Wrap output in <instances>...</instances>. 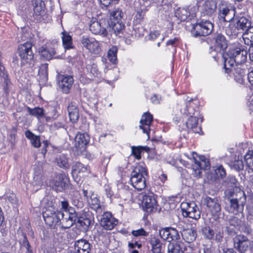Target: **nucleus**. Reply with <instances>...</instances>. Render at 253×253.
I'll return each instance as SVG.
<instances>
[{"mask_svg": "<svg viewBox=\"0 0 253 253\" xmlns=\"http://www.w3.org/2000/svg\"><path fill=\"white\" fill-rule=\"evenodd\" d=\"M34 11L37 15H41L45 11V4L42 0H33Z\"/></svg>", "mask_w": 253, "mask_h": 253, "instance_id": "obj_37", "label": "nucleus"}, {"mask_svg": "<svg viewBox=\"0 0 253 253\" xmlns=\"http://www.w3.org/2000/svg\"><path fill=\"white\" fill-rule=\"evenodd\" d=\"M240 219L236 217H233L229 220L230 225L234 227L238 226L240 224Z\"/></svg>", "mask_w": 253, "mask_h": 253, "instance_id": "obj_59", "label": "nucleus"}, {"mask_svg": "<svg viewBox=\"0 0 253 253\" xmlns=\"http://www.w3.org/2000/svg\"><path fill=\"white\" fill-rule=\"evenodd\" d=\"M34 184L37 186H41L43 183V178L42 175L41 174V171H35V175L34 176Z\"/></svg>", "mask_w": 253, "mask_h": 253, "instance_id": "obj_50", "label": "nucleus"}, {"mask_svg": "<svg viewBox=\"0 0 253 253\" xmlns=\"http://www.w3.org/2000/svg\"><path fill=\"white\" fill-rule=\"evenodd\" d=\"M182 213L184 217H189L195 220L200 218L201 212L194 202L182 203Z\"/></svg>", "mask_w": 253, "mask_h": 253, "instance_id": "obj_8", "label": "nucleus"}, {"mask_svg": "<svg viewBox=\"0 0 253 253\" xmlns=\"http://www.w3.org/2000/svg\"><path fill=\"white\" fill-rule=\"evenodd\" d=\"M233 72L235 81L240 84H243L245 82V73L244 70L241 69L238 66L235 67V66H233Z\"/></svg>", "mask_w": 253, "mask_h": 253, "instance_id": "obj_29", "label": "nucleus"}, {"mask_svg": "<svg viewBox=\"0 0 253 253\" xmlns=\"http://www.w3.org/2000/svg\"><path fill=\"white\" fill-rule=\"evenodd\" d=\"M134 7L136 10V17L139 22L142 21L144 17V16L148 10L149 6L141 5L138 4H134Z\"/></svg>", "mask_w": 253, "mask_h": 253, "instance_id": "obj_38", "label": "nucleus"}, {"mask_svg": "<svg viewBox=\"0 0 253 253\" xmlns=\"http://www.w3.org/2000/svg\"><path fill=\"white\" fill-rule=\"evenodd\" d=\"M6 200L12 204H15L17 202L16 195L13 193L7 194L6 196Z\"/></svg>", "mask_w": 253, "mask_h": 253, "instance_id": "obj_61", "label": "nucleus"}, {"mask_svg": "<svg viewBox=\"0 0 253 253\" xmlns=\"http://www.w3.org/2000/svg\"><path fill=\"white\" fill-rule=\"evenodd\" d=\"M89 169L87 166H84L80 162H76L72 168V174L73 176L75 175L80 176L81 175H84V174L89 172Z\"/></svg>", "mask_w": 253, "mask_h": 253, "instance_id": "obj_24", "label": "nucleus"}, {"mask_svg": "<svg viewBox=\"0 0 253 253\" xmlns=\"http://www.w3.org/2000/svg\"><path fill=\"white\" fill-rule=\"evenodd\" d=\"M242 38L245 44L248 45H253V34L245 31L242 34Z\"/></svg>", "mask_w": 253, "mask_h": 253, "instance_id": "obj_49", "label": "nucleus"}, {"mask_svg": "<svg viewBox=\"0 0 253 253\" xmlns=\"http://www.w3.org/2000/svg\"><path fill=\"white\" fill-rule=\"evenodd\" d=\"M194 111V110L193 108L188 107L187 105H186L184 108L181 110V113L186 116H188V115H191V114H193Z\"/></svg>", "mask_w": 253, "mask_h": 253, "instance_id": "obj_60", "label": "nucleus"}, {"mask_svg": "<svg viewBox=\"0 0 253 253\" xmlns=\"http://www.w3.org/2000/svg\"><path fill=\"white\" fill-rule=\"evenodd\" d=\"M131 148V155H133L135 159L140 160L141 158V152L145 150L146 149H149V148L146 147H143L141 146H132Z\"/></svg>", "mask_w": 253, "mask_h": 253, "instance_id": "obj_43", "label": "nucleus"}, {"mask_svg": "<svg viewBox=\"0 0 253 253\" xmlns=\"http://www.w3.org/2000/svg\"><path fill=\"white\" fill-rule=\"evenodd\" d=\"M219 15L224 21L230 22L235 16L234 9L224 3H221L219 5Z\"/></svg>", "mask_w": 253, "mask_h": 253, "instance_id": "obj_17", "label": "nucleus"}, {"mask_svg": "<svg viewBox=\"0 0 253 253\" xmlns=\"http://www.w3.org/2000/svg\"><path fill=\"white\" fill-rule=\"evenodd\" d=\"M203 120V118H200V122H199V119L196 117L191 116L189 118L186 122L187 126H197L201 125V123Z\"/></svg>", "mask_w": 253, "mask_h": 253, "instance_id": "obj_48", "label": "nucleus"}, {"mask_svg": "<svg viewBox=\"0 0 253 253\" xmlns=\"http://www.w3.org/2000/svg\"><path fill=\"white\" fill-rule=\"evenodd\" d=\"M227 44L224 36L221 34H218L215 38V46L217 52V56L219 55L222 57L224 54L223 51L227 47Z\"/></svg>", "mask_w": 253, "mask_h": 253, "instance_id": "obj_21", "label": "nucleus"}, {"mask_svg": "<svg viewBox=\"0 0 253 253\" xmlns=\"http://www.w3.org/2000/svg\"><path fill=\"white\" fill-rule=\"evenodd\" d=\"M110 15L116 21H120L124 16L122 10L119 7H114L112 11H110Z\"/></svg>", "mask_w": 253, "mask_h": 253, "instance_id": "obj_46", "label": "nucleus"}, {"mask_svg": "<svg viewBox=\"0 0 253 253\" xmlns=\"http://www.w3.org/2000/svg\"><path fill=\"white\" fill-rule=\"evenodd\" d=\"M93 39V38L83 37L81 40V43L84 47H85L88 50Z\"/></svg>", "mask_w": 253, "mask_h": 253, "instance_id": "obj_56", "label": "nucleus"}, {"mask_svg": "<svg viewBox=\"0 0 253 253\" xmlns=\"http://www.w3.org/2000/svg\"><path fill=\"white\" fill-rule=\"evenodd\" d=\"M160 237L168 242L176 241L180 238L178 231L172 227H166L159 230Z\"/></svg>", "mask_w": 253, "mask_h": 253, "instance_id": "obj_14", "label": "nucleus"}, {"mask_svg": "<svg viewBox=\"0 0 253 253\" xmlns=\"http://www.w3.org/2000/svg\"><path fill=\"white\" fill-rule=\"evenodd\" d=\"M88 203L90 208L97 212H100L102 211V207L100 205V202L96 195L92 194L90 200H88Z\"/></svg>", "mask_w": 253, "mask_h": 253, "instance_id": "obj_32", "label": "nucleus"}, {"mask_svg": "<svg viewBox=\"0 0 253 253\" xmlns=\"http://www.w3.org/2000/svg\"><path fill=\"white\" fill-rule=\"evenodd\" d=\"M91 222L92 220L90 218L78 216L75 224L77 226L82 228V230H86Z\"/></svg>", "mask_w": 253, "mask_h": 253, "instance_id": "obj_33", "label": "nucleus"}, {"mask_svg": "<svg viewBox=\"0 0 253 253\" xmlns=\"http://www.w3.org/2000/svg\"><path fill=\"white\" fill-rule=\"evenodd\" d=\"M225 210L229 212L237 214L244 211L247 197L243 190L239 188L230 190L226 194Z\"/></svg>", "mask_w": 253, "mask_h": 253, "instance_id": "obj_1", "label": "nucleus"}, {"mask_svg": "<svg viewBox=\"0 0 253 253\" xmlns=\"http://www.w3.org/2000/svg\"><path fill=\"white\" fill-rule=\"evenodd\" d=\"M131 233L133 236L135 237H138L140 236H147L148 234V233L142 228L136 230H132Z\"/></svg>", "mask_w": 253, "mask_h": 253, "instance_id": "obj_57", "label": "nucleus"}, {"mask_svg": "<svg viewBox=\"0 0 253 253\" xmlns=\"http://www.w3.org/2000/svg\"><path fill=\"white\" fill-rule=\"evenodd\" d=\"M244 158L247 166L251 171H253V151H249Z\"/></svg>", "mask_w": 253, "mask_h": 253, "instance_id": "obj_44", "label": "nucleus"}, {"mask_svg": "<svg viewBox=\"0 0 253 253\" xmlns=\"http://www.w3.org/2000/svg\"><path fill=\"white\" fill-rule=\"evenodd\" d=\"M58 85L64 93L69 92L74 82L73 78L71 76L59 75L57 77Z\"/></svg>", "mask_w": 253, "mask_h": 253, "instance_id": "obj_15", "label": "nucleus"}, {"mask_svg": "<svg viewBox=\"0 0 253 253\" xmlns=\"http://www.w3.org/2000/svg\"><path fill=\"white\" fill-rule=\"evenodd\" d=\"M150 243L153 253H164L163 249L165 248V245L161 242L159 239L156 238H152Z\"/></svg>", "mask_w": 253, "mask_h": 253, "instance_id": "obj_30", "label": "nucleus"}, {"mask_svg": "<svg viewBox=\"0 0 253 253\" xmlns=\"http://www.w3.org/2000/svg\"><path fill=\"white\" fill-rule=\"evenodd\" d=\"M61 209L63 210V212H66L68 211H70L71 209H74L73 208L69 206V203L67 200H64L61 202Z\"/></svg>", "mask_w": 253, "mask_h": 253, "instance_id": "obj_58", "label": "nucleus"}, {"mask_svg": "<svg viewBox=\"0 0 253 253\" xmlns=\"http://www.w3.org/2000/svg\"><path fill=\"white\" fill-rule=\"evenodd\" d=\"M236 20V27L238 29L242 30L244 31H246L248 28L251 25V21L247 18L246 17L241 16L238 17Z\"/></svg>", "mask_w": 253, "mask_h": 253, "instance_id": "obj_28", "label": "nucleus"}, {"mask_svg": "<svg viewBox=\"0 0 253 253\" xmlns=\"http://www.w3.org/2000/svg\"><path fill=\"white\" fill-rule=\"evenodd\" d=\"M56 163L58 167L63 169H69L70 167L68 159L64 154H61L57 156L55 159Z\"/></svg>", "mask_w": 253, "mask_h": 253, "instance_id": "obj_36", "label": "nucleus"}, {"mask_svg": "<svg viewBox=\"0 0 253 253\" xmlns=\"http://www.w3.org/2000/svg\"><path fill=\"white\" fill-rule=\"evenodd\" d=\"M201 232L204 238L210 241L214 240L217 242H221L223 239L222 229H217L214 231L210 226H205L202 228Z\"/></svg>", "mask_w": 253, "mask_h": 253, "instance_id": "obj_9", "label": "nucleus"}, {"mask_svg": "<svg viewBox=\"0 0 253 253\" xmlns=\"http://www.w3.org/2000/svg\"><path fill=\"white\" fill-rule=\"evenodd\" d=\"M63 216H61V229H66L70 228L75 224L78 215L74 209H71L70 211L66 212H62Z\"/></svg>", "mask_w": 253, "mask_h": 253, "instance_id": "obj_10", "label": "nucleus"}, {"mask_svg": "<svg viewBox=\"0 0 253 253\" xmlns=\"http://www.w3.org/2000/svg\"><path fill=\"white\" fill-rule=\"evenodd\" d=\"M148 175L144 164L136 165L130 174V181L132 186L138 191L144 189L146 186V177Z\"/></svg>", "mask_w": 253, "mask_h": 253, "instance_id": "obj_3", "label": "nucleus"}, {"mask_svg": "<svg viewBox=\"0 0 253 253\" xmlns=\"http://www.w3.org/2000/svg\"><path fill=\"white\" fill-rule=\"evenodd\" d=\"M70 121L73 124L76 123L79 118V110L75 102H70L67 107Z\"/></svg>", "mask_w": 253, "mask_h": 253, "instance_id": "obj_22", "label": "nucleus"}, {"mask_svg": "<svg viewBox=\"0 0 253 253\" xmlns=\"http://www.w3.org/2000/svg\"><path fill=\"white\" fill-rule=\"evenodd\" d=\"M32 47V43L28 42L19 46V55L22 64H28L30 66L34 65V53Z\"/></svg>", "mask_w": 253, "mask_h": 253, "instance_id": "obj_5", "label": "nucleus"}, {"mask_svg": "<svg viewBox=\"0 0 253 253\" xmlns=\"http://www.w3.org/2000/svg\"><path fill=\"white\" fill-rule=\"evenodd\" d=\"M27 109L30 115L37 117L39 120L43 119V116L46 115L45 110L42 108L35 107L32 109L29 107H27Z\"/></svg>", "mask_w": 253, "mask_h": 253, "instance_id": "obj_35", "label": "nucleus"}, {"mask_svg": "<svg viewBox=\"0 0 253 253\" xmlns=\"http://www.w3.org/2000/svg\"><path fill=\"white\" fill-rule=\"evenodd\" d=\"M189 128V132L192 133H197L199 135H202L203 132L202 127H188Z\"/></svg>", "mask_w": 253, "mask_h": 253, "instance_id": "obj_64", "label": "nucleus"}, {"mask_svg": "<svg viewBox=\"0 0 253 253\" xmlns=\"http://www.w3.org/2000/svg\"><path fill=\"white\" fill-rule=\"evenodd\" d=\"M142 206L143 210L148 213L155 212L158 210V202L152 193L143 196Z\"/></svg>", "mask_w": 253, "mask_h": 253, "instance_id": "obj_7", "label": "nucleus"}, {"mask_svg": "<svg viewBox=\"0 0 253 253\" xmlns=\"http://www.w3.org/2000/svg\"><path fill=\"white\" fill-rule=\"evenodd\" d=\"M168 253H184L186 250L184 244L181 241L169 243L168 247Z\"/></svg>", "mask_w": 253, "mask_h": 253, "instance_id": "obj_25", "label": "nucleus"}, {"mask_svg": "<svg viewBox=\"0 0 253 253\" xmlns=\"http://www.w3.org/2000/svg\"><path fill=\"white\" fill-rule=\"evenodd\" d=\"M153 121V116L149 113H145L142 115L140 123L142 125H146L150 126L151 123Z\"/></svg>", "mask_w": 253, "mask_h": 253, "instance_id": "obj_47", "label": "nucleus"}, {"mask_svg": "<svg viewBox=\"0 0 253 253\" xmlns=\"http://www.w3.org/2000/svg\"><path fill=\"white\" fill-rule=\"evenodd\" d=\"M62 211L51 206L45 209L42 212V216L45 224L52 229H61V216H63Z\"/></svg>", "mask_w": 253, "mask_h": 253, "instance_id": "obj_4", "label": "nucleus"}, {"mask_svg": "<svg viewBox=\"0 0 253 253\" xmlns=\"http://www.w3.org/2000/svg\"><path fill=\"white\" fill-rule=\"evenodd\" d=\"M230 166L232 169H233L237 171L243 169L244 168V165L242 160L239 159L235 160L234 161L230 162Z\"/></svg>", "mask_w": 253, "mask_h": 253, "instance_id": "obj_52", "label": "nucleus"}, {"mask_svg": "<svg viewBox=\"0 0 253 253\" xmlns=\"http://www.w3.org/2000/svg\"><path fill=\"white\" fill-rule=\"evenodd\" d=\"M104 25L101 21H93L90 25V31L93 34L99 35L103 37L107 38L108 36V30Z\"/></svg>", "mask_w": 253, "mask_h": 253, "instance_id": "obj_18", "label": "nucleus"}, {"mask_svg": "<svg viewBox=\"0 0 253 253\" xmlns=\"http://www.w3.org/2000/svg\"><path fill=\"white\" fill-rule=\"evenodd\" d=\"M19 243L21 249H25L26 253H34L33 248L29 242L25 233H21V237L19 240Z\"/></svg>", "mask_w": 253, "mask_h": 253, "instance_id": "obj_27", "label": "nucleus"}, {"mask_svg": "<svg viewBox=\"0 0 253 253\" xmlns=\"http://www.w3.org/2000/svg\"><path fill=\"white\" fill-rule=\"evenodd\" d=\"M214 171L217 177L223 178L226 176L225 169L221 165L216 166Z\"/></svg>", "mask_w": 253, "mask_h": 253, "instance_id": "obj_55", "label": "nucleus"}, {"mask_svg": "<svg viewBox=\"0 0 253 253\" xmlns=\"http://www.w3.org/2000/svg\"><path fill=\"white\" fill-rule=\"evenodd\" d=\"M176 17L180 19L181 21H186L189 18L190 13L185 8H179L175 13Z\"/></svg>", "mask_w": 253, "mask_h": 253, "instance_id": "obj_41", "label": "nucleus"}, {"mask_svg": "<svg viewBox=\"0 0 253 253\" xmlns=\"http://www.w3.org/2000/svg\"><path fill=\"white\" fill-rule=\"evenodd\" d=\"M25 135L26 137L30 140L32 146L36 148L40 147L41 141L39 136L35 135L29 130L26 131Z\"/></svg>", "mask_w": 253, "mask_h": 253, "instance_id": "obj_40", "label": "nucleus"}, {"mask_svg": "<svg viewBox=\"0 0 253 253\" xmlns=\"http://www.w3.org/2000/svg\"><path fill=\"white\" fill-rule=\"evenodd\" d=\"M0 76L2 78L3 81V90L6 93L9 92L8 85L10 83V81L8 79V76L6 73L4 72H0Z\"/></svg>", "mask_w": 253, "mask_h": 253, "instance_id": "obj_53", "label": "nucleus"}, {"mask_svg": "<svg viewBox=\"0 0 253 253\" xmlns=\"http://www.w3.org/2000/svg\"><path fill=\"white\" fill-rule=\"evenodd\" d=\"M193 159L196 167H199L203 169H208L210 168L209 161L203 156L198 157L197 153L193 152Z\"/></svg>", "mask_w": 253, "mask_h": 253, "instance_id": "obj_23", "label": "nucleus"}, {"mask_svg": "<svg viewBox=\"0 0 253 253\" xmlns=\"http://www.w3.org/2000/svg\"><path fill=\"white\" fill-rule=\"evenodd\" d=\"M63 45L65 49H72L74 47L71 36L67 32H62Z\"/></svg>", "mask_w": 253, "mask_h": 253, "instance_id": "obj_39", "label": "nucleus"}, {"mask_svg": "<svg viewBox=\"0 0 253 253\" xmlns=\"http://www.w3.org/2000/svg\"><path fill=\"white\" fill-rule=\"evenodd\" d=\"M117 49L116 47H113L108 52V57L109 61L115 63L117 61Z\"/></svg>", "mask_w": 253, "mask_h": 253, "instance_id": "obj_54", "label": "nucleus"}, {"mask_svg": "<svg viewBox=\"0 0 253 253\" xmlns=\"http://www.w3.org/2000/svg\"><path fill=\"white\" fill-rule=\"evenodd\" d=\"M39 51L41 54V56L46 60H50L52 59L56 53V51L54 48L47 49L44 46L40 47Z\"/></svg>", "mask_w": 253, "mask_h": 253, "instance_id": "obj_31", "label": "nucleus"}, {"mask_svg": "<svg viewBox=\"0 0 253 253\" xmlns=\"http://www.w3.org/2000/svg\"><path fill=\"white\" fill-rule=\"evenodd\" d=\"M88 50L91 53L98 54L100 51L99 42L93 39Z\"/></svg>", "mask_w": 253, "mask_h": 253, "instance_id": "obj_51", "label": "nucleus"}, {"mask_svg": "<svg viewBox=\"0 0 253 253\" xmlns=\"http://www.w3.org/2000/svg\"><path fill=\"white\" fill-rule=\"evenodd\" d=\"M192 28L195 37L207 36L211 33L213 24L209 20L201 21L193 25Z\"/></svg>", "mask_w": 253, "mask_h": 253, "instance_id": "obj_6", "label": "nucleus"}, {"mask_svg": "<svg viewBox=\"0 0 253 253\" xmlns=\"http://www.w3.org/2000/svg\"><path fill=\"white\" fill-rule=\"evenodd\" d=\"M196 230L190 228L184 229L181 232V236L184 240L187 243H191L195 240L197 237Z\"/></svg>", "mask_w": 253, "mask_h": 253, "instance_id": "obj_26", "label": "nucleus"}, {"mask_svg": "<svg viewBox=\"0 0 253 253\" xmlns=\"http://www.w3.org/2000/svg\"><path fill=\"white\" fill-rule=\"evenodd\" d=\"M134 4L150 6V0H135Z\"/></svg>", "mask_w": 253, "mask_h": 253, "instance_id": "obj_63", "label": "nucleus"}, {"mask_svg": "<svg viewBox=\"0 0 253 253\" xmlns=\"http://www.w3.org/2000/svg\"><path fill=\"white\" fill-rule=\"evenodd\" d=\"M234 247L240 253H245L251 246L250 241L247 236L237 235L233 239Z\"/></svg>", "mask_w": 253, "mask_h": 253, "instance_id": "obj_11", "label": "nucleus"}, {"mask_svg": "<svg viewBox=\"0 0 253 253\" xmlns=\"http://www.w3.org/2000/svg\"><path fill=\"white\" fill-rule=\"evenodd\" d=\"M75 140L76 143L79 145H82L84 146L86 145L89 140V136L87 133H78L75 137Z\"/></svg>", "mask_w": 253, "mask_h": 253, "instance_id": "obj_42", "label": "nucleus"}, {"mask_svg": "<svg viewBox=\"0 0 253 253\" xmlns=\"http://www.w3.org/2000/svg\"><path fill=\"white\" fill-rule=\"evenodd\" d=\"M47 64H43L41 65L40 67L38 73V75L40 77L41 80L45 81L47 80Z\"/></svg>", "mask_w": 253, "mask_h": 253, "instance_id": "obj_45", "label": "nucleus"}, {"mask_svg": "<svg viewBox=\"0 0 253 253\" xmlns=\"http://www.w3.org/2000/svg\"><path fill=\"white\" fill-rule=\"evenodd\" d=\"M202 169L200 167L195 166V164L193 166V170L194 171V175L196 177H200L202 175Z\"/></svg>", "mask_w": 253, "mask_h": 253, "instance_id": "obj_62", "label": "nucleus"}, {"mask_svg": "<svg viewBox=\"0 0 253 253\" xmlns=\"http://www.w3.org/2000/svg\"><path fill=\"white\" fill-rule=\"evenodd\" d=\"M208 211L213 216H218L220 214L221 208L219 200L216 198H211L207 196L204 200Z\"/></svg>", "mask_w": 253, "mask_h": 253, "instance_id": "obj_13", "label": "nucleus"}, {"mask_svg": "<svg viewBox=\"0 0 253 253\" xmlns=\"http://www.w3.org/2000/svg\"><path fill=\"white\" fill-rule=\"evenodd\" d=\"M69 183L68 178L64 173H61L56 175L55 179L51 181V185L52 189L56 192H62L68 187Z\"/></svg>", "mask_w": 253, "mask_h": 253, "instance_id": "obj_12", "label": "nucleus"}, {"mask_svg": "<svg viewBox=\"0 0 253 253\" xmlns=\"http://www.w3.org/2000/svg\"><path fill=\"white\" fill-rule=\"evenodd\" d=\"M75 250L78 253H91V245L85 239L76 241L74 244Z\"/></svg>", "mask_w": 253, "mask_h": 253, "instance_id": "obj_20", "label": "nucleus"}, {"mask_svg": "<svg viewBox=\"0 0 253 253\" xmlns=\"http://www.w3.org/2000/svg\"><path fill=\"white\" fill-rule=\"evenodd\" d=\"M217 3L214 0H206L202 5V13L208 16H211L215 12Z\"/></svg>", "mask_w": 253, "mask_h": 253, "instance_id": "obj_19", "label": "nucleus"}, {"mask_svg": "<svg viewBox=\"0 0 253 253\" xmlns=\"http://www.w3.org/2000/svg\"><path fill=\"white\" fill-rule=\"evenodd\" d=\"M247 57V51L244 49L236 48L230 49L223 55L222 57L224 61V68L226 73L233 71V66H237L246 61Z\"/></svg>", "mask_w": 253, "mask_h": 253, "instance_id": "obj_2", "label": "nucleus"}, {"mask_svg": "<svg viewBox=\"0 0 253 253\" xmlns=\"http://www.w3.org/2000/svg\"><path fill=\"white\" fill-rule=\"evenodd\" d=\"M118 221L110 212H104L100 219V225L106 230H112L118 224Z\"/></svg>", "mask_w": 253, "mask_h": 253, "instance_id": "obj_16", "label": "nucleus"}, {"mask_svg": "<svg viewBox=\"0 0 253 253\" xmlns=\"http://www.w3.org/2000/svg\"><path fill=\"white\" fill-rule=\"evenodd\" d=\"M124 24H123L122 22H121L120 21H116L115 20L111 22V24L109 25V27H107V29H109V31L112 29L116 36L121 34L124 29Z\"/></svg>", "mask_w": 253, "mask_h": 253, "instance_id": "obj_34", "label": "nucleus"}]
</instances>
